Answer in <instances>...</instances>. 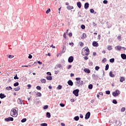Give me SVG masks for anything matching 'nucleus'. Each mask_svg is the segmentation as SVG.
<instances>
[{"instance_id":"57","label":"nucleus","mask_w":126,"mask_h":126,"mask_svg":"<svg viewBox=\"0 0 126 126\" xmlns=\"http://www.w3.org/2000/svg\"><path fill=\"white\" fill-rule=\"evenodd\" d=\"M60 105L61 107H64V104L63 103H61Z\"/></svg>"},{"instance_id":"63","label":"nucleus","mask_w":126,"mask_h":126,"mask_svg":"<svg viewBox=\"0 0 126 126\" xmlns=\"http://www.w3.org/2000/svg\"><path fill=\"white\" fill-rule=\"evenodd\" d=\"M61 125L62 126H65V125L64 123H61Z\"/></svg>"},{"instance_id":"36","label":"nucleus","mask_w":126,"mask_h":126,"mask_svg":"<svg viewBox=\"0 0 126 126\" xmlns=\"http://www.w3.org/2000/svg\"><path fill=\"white\" fill-rule=\"evenodd\" d=\"M109 69V64H107L105 66V70H108Z\"/></svg>"},{"instance_id":"35","label":"nucleus","mask_w":126,"mask_h":126,"mask_svg":"<svg viewBox=\"0 0 126 126\" xmlns=\"http://www.w3.org/2000/svg\"><path fill=\"white\" fill-rule=\"evenodd\" d=\"M50 12H51V9L48 8L47 9V10L46 11V13H47V14H49V13H50Z\"/></svg>"},{"instance_id":"56","label":"nucleus","mask_w":126,"mask_h":126,"mask_svg":"<svg viewBox=\"0 0 126 126\" xmlns=\"http://www.w3.org/2000/svg\"><path fill=\"white\" fill-rule=\"evenodd\" d=\"M27 86L28 87V89H30V88H31V85L28 84Z\"/></svg>"},{"instance_id":"29","label":"nucleus","mask_w":126,"mask_h":126,"mask_svg":"<svg viewBox=\"0 0 126 126\" xmlns=\"http://www.w3.org/2000/svg\"><path fill=\"white\" fill-rule=\"evenodd\" d=\"M74 119L75 121H79V117L76 116V117H74Z\"/></svg>"},{"instance_id":"1","label":"nucleus","mask_w":126,"mask_h":126,"mask_svg":"<svg viewBox=\"0 0 126 126\" xmlns=\"http://www.w3.org/2000/svg\"><path fill=\"white\" fill-rule=\"evenodd\" d=\"M89 53H90V51H89V49L88 48V47H87L86 49L83 48L82 50L81 54L82 55V56H89Z\"/></svg>"},{"instance_id":"59","label":"nucleus","mask_w":126,"mask_h":126,"mask_svg":"<svg viewBox=\"0 0 126 126\" xmlns=\"http://www.w3.org/2000/svg\"><path fill=\"white\" fill-rule=\"evenodd\" d=\"M63 37H64V38L65 39H66V34L64 33V34H63Z\"/></svg>"},{"instance_id":"61","label":"nucleus","mask_w":126,"mask_h":126,"mask_svg":"<svg viewBox=\"0 0 126 126\" xmlns=\"http://www.w3.org/2000/svg\"><path fill=\"white\" fill-rule=\"evenodd\" d=\"M18 77H17V75H16V76H15L14 77V79H18Z\"/></svg>"},{"instance_id":"28","label":"nucleus","mask_w":126,"mask_h":126,"mask_svg":"<svg viewBox=\"0 0 126 126\" xmlns=\"http://www.w3.org/2000/svg\"><path fill=\"white\" fill-rule=\"evenodd\" d=\"M85 38H86V34L85 33H83V36L81 37V39H84Z\"/></svg>"},{"instance_id":"13","label":"nucleus","mask_w":126,"mask_h":126,"mask_svg":"<svg viewBox=\"0 0 126 126\" xmlns=\"http://www.w3.org/2000/svg\"><path fill=\"white\" fill-rule=\"evenodd\" d=\"M17 102H18V104H20V105H22V104H23L22 100H21V99H20V98H19L18 99Z\"/></svg>"},{"instance_id":"31","label":"nucleus","mask_w":126,"mask_h":126,"mask_svg":"<svg viewBox=\"0 0 126 126\" xmlns=\"http://www.w3.org/2000/svg\"><path fill=\"white\" fill-rule=\"evenodd\" d=\"M18 85H19V83L18 82H16L14 84V86L15 87H16V86H18Z\"/></svg>"},{"instance_id":"25","label":"nucleus","mask_w":126,"mask_h":126,"mask_svg":"<svg viewBox=\"0 0 126 126\" xmlns=\"http://www.w3.org/2000/svg\"><path fill=\"white\" fill-rule=\"evenodd\" d=\"M46 117H47V118L50 119V118H51V114L49 112H47Z\"/></svg>"},{"instance_id":"26","label":"nucleus","mask_w":126,"mask_h":126,"mask_svg":"<svg viewBox=\"0 0 126 126\" xmlns=\"http://www.w3.org/2000/svg\"><path fill=\"white\" fill-rule=\"evenodd\" d=\"M107 49L108 51H111V50H113V47H112V46H108L107 47Z\"/></svg>"},{"instance_id":"38","label":"nucleus","mask_w":126,"mask_h":126,"mask_svg":"<svg viewBox=\"0 0 126 126\" xmlns=\"http://www.w3.org/2000/svg\"><path fill=\"white\" fill-rule=\"evenodd\" d=\"M95 70L98 71V70H99V69H100V67H99L98 66H96L95 67Z\"/></svg>"},{"instance_id":"34","label":"nucleus","mask_w":126,"mask_h":126,"mask_svg":"<svg viewBox=\"0 0 126 126\" xmlns=\"http://www.w3.org/2000/svg\"><path fill=\"white\" fill-rule=\"evenodd\" d=\"M110 63H114L115 62V59L112 58L109 60Z\"/></svg>"},{"instance_id":"20","label":"nucleus","mask_w":126,"mask_h":126,"mask_svg":"<svg viewBox=\"0 0 126 126\" xmlns=\"http://www.w3.org/2000/svg\"><path fill=\"white\" fill-rule=\"evenodd\" d=\"M77 5L79 8H81V3L80 2H78L77 3Z\"/></svg>"},{"instance_id":"62","label":"nucleus","mask_w":126,"mask_h":126,"mask_svg":"<svg viewBox=\"0 0 126 126\" xmlns=\"http://www.w3.org/2000/svg\"><path fill=\"white\" fill-rule=\"evenodd\" d=\"M75 101V100L74 99H73V98L70 99V102H74Z\"/></svg>"},{"instance_id":"39","label":"nucleus","mask_w":126,"mask_h":126,"mask_svg":"<svg viewBox=\"0 0 126 126\" xmlns=\"http://www.w3.org/2000/svg\"><path fill=\"white\" fill-rule=\"evenodd\" d=\"M40 126H48V124L47 123H42L40 124Z\"/></svg>"},{"instance_id":"32","label":"nucleus","mask_w":126,"mask_h":126,"mask_svg":"<svg viewBox=\"0 0 126 126\" xmlns=\"http://www.w3.org/2000/svg\"><path fill=\"white\" fill-rule=\"evenodd\" d=\"M42 83H46V79H43L40 80Z\"/></svg>"},{"instance_id":"52","label":"nucleus","mask_w":126,"mask_h":126,"mask_svg":"<svg viewBox=\"0 0 126 126\" xmlns=\"http://www.w3.org/2000/svg\"><path fill=\"white\" fill-rule=\"evenodd\" d=\"M72 66L71 65H69L68 66H67V69H69L70 68H71V67Z\"/></svg>"},{"instance_id":"2","label":"nucleus","mask_w":126,"mask_h":126,"mask_svg":"<svg viewBox=\"0 0 126 126\" xmlns=\"http://www.w3.org/2000/svg\"><path fill=\"white\" fill-rule=\"evenodd\" d=\"M10 115L12 117H13V116L14 117H16V116H17V110L14 109H12L10 112Z\"/></svg>"},{"instance_id":"51","label":"nucleus","mask_w":126,"mask_h":126,"mask_svg":"<svg viewBox=\"0 0 126 126\" xmlns=\"http://www.w3.org/2000/svg\"><path fill=\"white\" fill-rule=\"evenodd\" d=\"M102 63H105V62H107V59L106 58H104L102 61Z\"/></svg>"},{"instance_id":"18","label":"nucleus","mask_w":126,"mask_h":126,"mask_svg":"<svg viewBox=\"0 0 126 126\" xmlns=\"http://www.w3.org/2000/svg\"><path fill=\"white\" fill-rule=\"evenodd\" d=\"M66 8L68 9V10H70V9H73V7L72 6L68 5L67 6Z\"/></svg>"},{"instance_id":"42","label":"nucleus","mask_w":126,"mask_h":126,"mask_svg":"<svg viewBox=\"0 0 126 126\" xmlns=\"http://www.w3.org/2000/svg\"><path fill=\"white\" fill-rule=\"evenodd\" d=\"M117 39L119 40V41H122V37L121 36H118Z\"/></svg>"},{"instance_id":"5","label":"nucleus","mask_w":126,"mask_h":126,"mask_svg":"<svg viewBox=\"0 0 126 126\" xmlns=\"http://www.w3.org/2000/svg\"><path fill=\"white\" fill-rule=\"evenodd\" d=\"M4 121L5 122H13V118L12 117H8L7 118H5Z\"/></svg>"},{"instance_id":"48","label":"nucleus","mask_w":126,"mask_h":126,"mask_svg":"<svg viewBox=\"0 0 126 126\" xmlns=\"http://www.w3.org/2000/svg\"><path fill=\"white\" fill-rule=\"evenodd\" d=\"M84 60H85V61H87V60H88L89 58L88 57H87V56H86L85 57H84Z\"/></svg>"},{"instance_id":"40","label":"nucleus","mask_w":126,"mask_h":126,"mask_svg":"<svg viewBox=\"0 0 126 126\" xmlns=\"http://www.w3.org/2000/svg\"><path fill=\"white\" fill-rule=\"evenodd\" d=\"M89 89H92V88H93V85L92 84L89 85Z\"/></svg>"},{"instance_id":"9","label":"nucleus","mask_w":126,"mask_h":126,"mask_svg":"<svg viewBox=\"0 0 126 126\" xmlns=\"http://www.w3.org/2000/svg\"><path fill=\"white\" fill-rule=\"evenodd\" d=\"M115 50H117V51H121L122 50V46L118 45L115 47Z\"/></svg>"},{"instance_id":"21","label":"nucleus","mask_w":126,"mask_h":126,"mask_svg":"<svg viewBox=\"0 0 126 126\" xmlns=\"http://www.w3.org/2000/svg\"><path fill=\"white\" fill-rule=\"evenodd\" d=\"M7 57L8 59H12L13 58H14V56L11 55H7Z\"/></svg>"},{"instance_id":"19","label":"nucleus","mask_w":126,"mask_h":126,"mask_svg":"<svg viewBox=\"0 0 126 126\" xmlns=\"http://www.w3.org/2000/svg\"><path fill=\"white\" fill-rule=\"evenodd\" d=\"M46 78L47 80H52L53 79V78L51 76H47Z\"/></svg>"},{"instance_id":"58","label":"nucleus","mask_w":126,"mask_h":126,"mask_svg":"<svg viewBox=\"0 0 126 126\" xmlns=\"http://www.w3.org/2000/svg\"><path fill=\"white\" fill-rule=\"evenodd\" d=\"M47 74L48 75H52V74H51V72H47Z\"/></svg>"},{"instance_id":"41","label":"nucleus","mask_w":126,"mask_h":126,"mask_svg":"<svg viewBox=\"0 0 126 126\" xmlns=\"http://www.w3.org/2000/svg\"><path fill=\"white\" fill-rule=\"evenodd\" d=\"M112 103H113V104H117L118 102L116 99H113L112 101Z\"/></svg>"},{"instance_id":"53","label":"nucleus","mask_w":126,"mask_h":126,"mask_svg":"<svg viewBox=\"0 0 126 126\" xmlns=\"http://www.w3.org/2000/svg\"><path fill=\"white\" fill-rule=\"evenodd\" d=\"M69 45H70V46H71L72 47H73V42H70L69 43Z\"/></svg>"},{"instance_id":"6","label":"nucleus","mask_w":126,"mask_h":126,"mask_svg":"<svg viewBox=\"0 0 126 126\" xmlns=\"http://www.w3.org/2000/svg\"><path fill=\"white\" fill-rule=\"evenodd\" d=\"M90 112H88V113H87V114H86L85 119L86 120H88V119H89V118H90Z\"/></svg>"},{"instance_id":"8","label":"nucleus","mask_w":126,"mask_h":126,"mask_svg":"<svg viewBox=\"0 0 126 126\" xmlns=\"http://www.w3.org/2000/svg\"><path fill=\"white\" fill-rule=\"evenodd\" d=\"M68 63H72L73 62V57L70 56L68 59Z\"/></svg>"},{"instance_id":"23","label":"nucleus","mask_w":126,"mask_h":126,"mask_svg":"<svg viewBox=\"0 0 126 126\" xmlns=\"http://www.w3.org/2000/svg\"><path fill=\"white\" fill-rule=\"evenodd\" d=\"M15 91H19L20 90V87H17V88H15L14 89Z\"/></svg>"},{"instance_id":"27","label":"nucleus","mask_w":126,"mask_h":126,"mask_svg":"<svg viewBox=\"0 0 126 126\" xmlns=\"http://www.w3.org/2000/svg\"><path fill=\"white\" fill-rule=\"evenodd\" d=\"M62 88H63V87L62 86V85H59L57 88V89H58L59 90H61V89H62Z\"/></svg>"},{"instance_id":"44","label":"nucleus","mask_w":126,"mask_h":126,"mask_svg":"<svg viewBox=\"0 0 126 126\" xmlns=\"http://www.w3.org/2000/svg\"><path fill=\"white\" fill-rule=\"evenodd\" d=\"M103 2L104 4H107V3H108V1L107 0H104Z\"/></svg>"},{"instance_id":"16","label":"nucleus","mask_w":126,"mask_h":126,"mask_svg":"<svg viewBox=\"0 0 126 126\" xmlns=\"http://www.w3.org/2000/svg\"><path fill=\"white\" fill-rule=\"evenodd\" d=\"M84 7L85 9H87L88 7H89V3H86L84 5Z\"/></svg>"},{"instance_id":"15","label":"nucleus","mask_w":126,"mask_h":126,"mask_svg":"<svg viewBox=\"0 0 126 126\" xmlns=\"http://www.w3.org/2000/svg\"><path fill=\"white\" fill-rule=\"evenodd\" d=\"M84 71L85 72H86L87 73H90V70H89V69L88 68H85L84 69Z\"/></svg>"},{"instance_id":"17","label":"nucleus","mask_w":126,"mask_h":126,"mask_svg":"<svg viewBox=\"0 0 126 126\" xmlns=\"http://www.w3.org/2000/svg\"><path fill=\"white\" fill-rule=\"evenodd\" d=\"M109 76H110V77H114L115 74H113V72H112V71H111L109 72Z\"/></svg>"},{"instance_id":"3","label":"nucleus","mask_w":126,"mask_h":126,"mask_svg":"<svg viewBox=\"0 0 126 126\" xmlns=\"http://www.w3.org/2000/svg\"><path fill=\"white\" fill-rule=\"evenodd\" d=\"M112 94L114 97H117V96L120 95V91L116 90L115 92H113Z\"/></svg>"},{"instance_id":"7","label":"nucleus","mask_w":126,"mask_h":126,"mask_svg":"<svg viewBox=\"0 0 126 126\" xmlns=\"http://www.w3.org/2000/svg\"><path fill=\"white\" fill-rule=\"evenodd\" d=\"M83 84V81L80 80L79 81L76 82V85L82 86Z\"/></svg>"},{"instance_id":"14","label":"nucleus","mask_w":126,"mask_h":126,"mask_svg":"<svg viewBox=\"0 0 126 126\" xmlns=\"http://www.w3.org/2000/svg\"><path fill=\"white\" fill-rule=\"evenodd\" d=\"M121 58L123 59V60H126V55L125 54H122Z\"/></svg>"},{"instance_id":"46","label":"nucleus","mask_w":126,"mask_h":126,"mask_svg":"<svg viewBox=\"0 0 126 126\" xmlns=\"http://www.w3.org/2000/svg\"><path fill=\"white\" fill-rule=\"evenodd\" d=\"M48 105H45L43 107V109H44V110H46V109H48Z\"/></svg>"},{"instance_id":"24","label":"nucleus","mask_w":126,"mask_h":126,"mask_svg":"<svg viewBox=\"0 0 126 126\" xmlns=\"http://www.w3.org/2000/svg\"><path fill=\"white\" fill-rule=\"evenodd\" d=\"M6 90H8V91H9V90H12V88L10 86L7 87L6 88Z\"/></svg>"},{"instance_id":"45","label":"nucleus","mask_w":126,"mask_h":126,"mask_svg":"<svg viewBox=\"0 0 126 126\" xmlns=\"http://www.w3.org/2000/svg\"><path fill=\"white\" fill-rule=\"evenodd\" d=\"M125 111H126V108L125 107H123L121 109V112H125Z\"/></svg>"},{"instance_id":"47","label":"nucleus","mask_w":126,"mask_h":126,"mask_svg":"<svg viewBox=\"0 0 126 126\" xmlns=\"http://www.w3.org/2000/svg\"><path fill=\"white\" fill-rule=\"evenodd\" d=\"M36 89H37V90H41V87H40V86H37L36 87Z\"/></svg>"},{"instance_id":"43","label":"nucleus","mask_w":126,"mask_h":126,"mask_svg":"<svg viewBox=\"0 0 126 126\" xmlns=\"http://www.w3.org/2000/svg\"><path fill=\"white\" fill-rule=\"evenodd\" d=\"M81 28H82V29H85V26L84 25H82L81 26Z\"/></svg>"},{"instance_id":"10","label":"nucleus","mask_w":126,"mask_h":126,"mask_svg":"<svg viewBox=\"0 0 126 126\" xmlns=\"http://www.w3.org/2000/svg\"><path fill=\"white\" fill-rule=\"evenodd\" d=\"M93 46L94 47H98L99 46V44H98V42L96 41H94L93 42Z\"/></svg>"},{"instance_id":"60","label":"nucleus","mask_w":126,"mask_h":126,"mask_svg":"<svg viewBox=\"0 0 126 126\" xmlns=\"http://www.w3.org/2000/svg\"><path fill=\"white\" fill-rule=\"evenodd\" d=\"M32 58V55H31V54H30L29 57H28V58L29 59H31Z\"/></svg>"},{"instance_id":"22","label":"nucleus","mask_w":126,"mask_h":126,"mask_svg":"<svg viewBox=\"0 0 126 126\" xmlns=\"http://www.w3.org/2000/svg\"><path fill=\"white\" fill-rule=\"evenodd\" d=\"M125 80H126V79H125V77H121L120 78V82H124V81H125Z\"/></svg>"},{"instance_id":"11","label":"nucleus","mask_w":126,"mask_h":126,"mask_svg":"<svg viewBox=\"0 0 126 126\" xmlns=\"http://www.w3.org/2000/svg\"><path fill=\"white\" fill-rule=\"evenodd\" d=\"M67 83L70 86H72L73 85V82H72V81H71V80L68 81Z\"/></svg>"},{"instance_id":"54","label":"nucleus","mask_w":126,"mask_h":126,"mask_svg":"<svg viewBox=\"0 0 126 126\" xmlns=\"http://www.w3.org/2000/svg\"><path fill=\"white\" fill-rule=\"evenodd\" d=\"M51 48H53V49H56V46H54V45H51L50 46Z\"/></svg>"},{"instance_id":"12","label":"nucleus","mask_w":126,"mask_h":126,"mask_svg":"<svg viewBox=\"0 0 126 126\" xmlns=\"http://www.w3.org/2000/svg\"><path fill=\"white\" fill-rule=\"evenodd\" d=\"M5 97H6V95H4V94H0V99H3V98H5Z\"/></svg>"},{"instance_id":"33","label":"nucleus","mask_w":126,"mask_h":126,"mask_svg":"<svg viewBox=\"0 0 126 126\" xmlns=\"http://www.w3.org/2000/svg\"><path fill=\"white\" fill-rule=\"evenodd\" d=\"M27 121V119L26 118H24L21 120V123H25Z\"/></svg>"},{"instance_id":"64","label":"nucleus","mask_w":126,"mask_h":126,"mask_svg":"<svg viewBox=\"0 0 126 126\" xmlns=\"http://www.w3.org/2000/svg\"><path fill=\"white\" fill-rule=\"evenodd\" d=\"M38 63L39 64H42V62H40V61H38Z\"/></svg>"},{"instance_id":"55","label":"nucleus","mask_w":126,"mask_h":126,"mask_svg":"<svg viewBox=\"0 0 126 126\" xmlns=\"http://www.w3.org/2000/svg\"><path fill=\"white\" fill-rule=\"evenodd\" d=\"M80 79H81V78H79V77H78V78H76V80L77 81H80Z\"/></svg>"},{"instance_id":"50","label":"nucleus","mask_w":126,"mask_h":126,"mask_svg":"<svg viewBox=\"0 0 126 126\" xmlns=\"http://www.w3.org/2000/svg\"><path fill=\"white\" fill-rule=\"evenodd\" d=\"M90 12L91 13H94V10L93 9H91Z\"/></svg>"},{"instance_id":"37","label":"nucleus","mask_w":126,"mask_h":126,"mask_svg":"<svg viewBox=\"0 0 126 126\" xmlns=\"http://www.w3.org/2000/svg\"><path fill=\"white\" fill-rule=\"evenodd\" d=\"M36 95L38 96V97H41L42 96V94H41L40 93H37L36 94Z\"/></svg>"},{"instance_id":"49","label":"nucleus","mask_w":126,"mask_h":126,"mask_svg":"<svg viewBox=\"0 0 126 126\" xmlns=\"http://www.w3.org/2000/svg\"><path fill=\"white\" fill-rule=\"evenodd\" d=\"M105 93H106V94H107L108 95H109V94H110V91H106L105 92Z\"/></svg>"},{"instance_id":"4","label":"nucleus","mask_w":126,"mask_h":126,"mask_svg":"<svg viewBox=\"0 0 126 126\" xmlns=\"http://www.w3.org/2000/svg\"><path fill=\"white\" fill-rule=\"evenodd\" d=\"M79 92V90L77 89L73 91V94L75 95V96H76L77 97L78 96Z\"/></svg>"},{"instance_id":"30","label":"nucleus","mask_w":126,"mask_h":126,"mask_svg":"<svg viewBox=\"0 0 126 126\" xmlns=\"http://www.w3.org/2000/svg\"><path fill=\"white\" fill-rule=\"evenodd\" d=\"M79 44L80 47H83V46H84V43H83V42H80L79 43Z\"/></svg>"}]
</instances>
